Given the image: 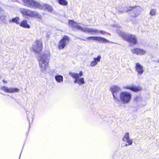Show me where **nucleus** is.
I'll return each mask as SVG.
<instances>
[{
  "instance_id": "1",
  "label": "nucleus",
  "mask_w": 159,
  "mask_h": 159,
  "mask_svg": "<svg viewBox=\"0 0 159 159\" xmlns=\"http://www.w3.org/2000/svg\"><path fill=\"white\" fill-rule=\"evenodd\" d=\"M49 55V52L46 51L41 54L38 58L39 66L42 72H45L48 67Z\"/></svg>"
},
{
  "instance_id": "2",
  "label": "nucleus",
  "mask_w": 159,
  "mask_h": 159,
  "mask_svg": "<svg viewBox=\"0 0 159 159\" xmlns=\"http://www.w3.org/2000/svg\"><path fill=\"white\" fill-rule=\"evenodd\" d=\"M69 24L70 27L76 28L77 30H80L84 33H98L99 31L96 29H94L91 28L82 27L81 26L78 25L74 20H70L69 21Z\"/></svg>"
},
{
  "instance_id": "3",
  "label": "nucleus",
  "mask_w": 159,
  "mask_h": 159,
  "mask_svg": "<svg viewBox=\"0 0 159 159\" xmlns=\"http://www.w3.org/2000/svg\"><path fill=\"white\" fill-rule=\"evenodd\" d=\"M131 98L130 93L126 91L122 92L119 94V101H115V102L117 103L121 102L124 104H127L130 102Z\"/></svg>"
},
{
  "instance_id": "4",
  "label": "nucleus",
  "mask_w": 159,
  "mask_h": 159,
  "mask_svg": "<svg viewBox=\"0 0 159 159\" xmlns=\"http://www.w3.org/2000/svg\"><path fill=\"white\" fill-rule=\"evenodd\" d=\"M20 12L24 17L29 16L30 17H35L38 19H40L41 18V15L37 12L27 9L21 8Z\"/></svg>"
},
{
  "instance_id": "5",
  "label": "nucleus",
  "mask_w": 159,
  "mask_h": 159,
  "mask_svg": "<svg viewBox=\"0 0 159 159\" xmlns=\"http://www.w3.org/2000/svg\"><path fill=\"white\" fill-rule=\"evenodd\" d=\"M24 5L31 8H39L41 10L43 9L42 5L34 0H22Z\"/></svg>"
},
{
  "instance_id": "6",
  "label": "nucleus",
  "mask_w": 159,
  "mask_h": 159,
  "mask_svg": "<svg viewBox=\"0 0 159 159\" xmlns=\"http://www.w3.org/2000/svg\"><path fill=\"white\" fill-rule=\"evenodd\" d=\"M140 7H130L128 8L126 7L125 11L120 10L119 11L123 13L125 11L128 12L130 11V12L129 13L130 15L133 17H135L138 16L140 14Z\"/></svg>"
},
{
  "instance_id": "7",
  "label": "nucleus",
  "mask_w": 159,
  "mask_h": 159,
  "mask_svg": "<svg viewBox=\"0 0 159 159\" xmlns=\"http://www.w3.org/2000/svg\"><path fill=\"white\" fill-rule=\"evenodd\" d=\"M121 90V88L116 85H114L110 88V90L111 92L113 98L115 101H119L118 96Z\"/></svg>"
},
{
  "instance_id": "8",
  "label": "nucleus",
  "mask_w": 159,
  "mask_h": 159,
  "mask_svg": "<svg viewBox=\"0 0 159 159\" xmlns=\"http://www.w3.org/2000/svg\"><path fill=\"white\" fill-rule=\"evenodd\" d=\"M120 35L124 39L135 44L137 43V39L135 36L133 34H127L123 33H120Z\"/></svg>"
},
{
  "instance_id": "9",
  "label": "nucleus",
  "mask_w": 159,
  "mask_h": 159,
  "mask_svg": "<svg viewBox=\"0 0 159 159\" xmlns=\"http://www.w3.org/2000/svg\"><path fill=\"white\" fill-rule=\"evenodd\" d=\"M69 42V38L66 35H65L60 40L58 44V48L60 49L64 48L68 44Z\"/></svg>"
},
{
  "instance_id": "10",
  "label": "nucleus",
  "mask_w": 159,
  "mask_h": 159,
  "mask_svg": "<svg viewBox=\"0 0 159 159\" xmlns=\"http://www.w3.org/2000/svg\"><path fill=\"white\" fill-rule=\"evenodd\" d=\"M42 43L41 41L37 40L36 41V44L32 47V49L34 51L37 52H39L42 49Z\"/></svg>"
},
{
  "instance_id": "11",
  "label": "nucleus",
  "mask_w": 159,
  "mask_h": 159,
  "mask_svg": "<svg viewBox=\"0 0 159 159\" xmlns=\"http://www.w3.org/2000/svg\"><path fill=\"white\" fill-rule=\"evenodd\" d=\"M86 40H93L95 41H98L99 42L101 43H107L109 42V41L106 39L99 36H92L86 38Z\"/></svg>"
},
{
  "instance_id": "12",
  "label": "nucleus",
  "mask_w": 159,
  "mask_h": 159,
  "mask_svg": "<svg viewBox=\"0 0 159 159\" xmlns=\"http://www.w3.org/2000/svg\"><path fill=\"white\" fill-rule=\"evenodd\" d=\"M1 89L5 92L8 93L18 92L19 91V89L17 88H8V87L5 86H2L1 88Z\"/></svg>"
},
{
  "instance_id": "13",
  "label": "nucleus",
  "mask_w": 159,
  "mask_h": 159,
  "mask_svg": "<svg viewBox=\"0 0 159 159\" xmlns=\"http://www.w3.org/2000/svg\"><path fill=\"white\" fill-rule=\"evenodd\" d=\"M135 68L136 70L139 74L141 75L144 72L143 66L139 63H136Z\"/></svg>"
},
{
  "instance_id": "14",
  "label": "nucleus",
  "mask_w": 159,
  "mask_h": 159,
  "mask_svg": "<svg viewBox=\"0 0 159 159\" xmlns=\"http://www.w3.org/2000/svg\"><path fill=\"white\" fill-rule=\"evenodd\" d=\"M131 51L134 53H136L138 55H143L146 52L145 51L140 48H135L131 50Z\"/></svg>"
},
{
  "instance_id": "15",
  "label": "nucleus",
  "mask_w": 159,
  "mask_h": 159,
  "mask_svg": "<svg viewBox=\"0 0 159 159\" xmlns=\"http://www.w3.org/2000/svg\"><path fill=\"white\" fill-rule=\"evenodd\" d=\"M101 57L100 55H98L97 57L93 58V60L92 61L90 64V66L94 67L98 63V62L100 61Z\"/></svg>"
},
{
  "instance_id": "16",
  "label": "nucleus",
  "mask_w": 159,
  "mask_h": 159,
  "mask_svg": "<svg viewBox=\"0 0 159 159\" xmlns=\"http://www.w3.org/2000/svg\"><path fill=\"white\" fill-rule=\"evenodd\" d=\"M122 140L124 141L127 142L129 144H132L133 142L132 139H130L129 134L128 132L126 133L122 138Z\"/></svg>"
},
{
  "instance_id": "17",
  "label": "nucleus",
  "mask_w": 159,
  "mask_h": 159,
  "mask_svg": "<svg viewBox=\"0 0 159 159\" xmlns=\"http://www.w3.org/2000/svg\"><path fill=\"white\" fill-rule=\"evenodd\" d=\"M73 78L75 79L74 81V82L75 84L77 83L80 85L84 83V78L83 77H75Z\"/></svg>"
},
{
  "instance_id": "18",
  "label": "nucleus",
  "mask_w": 159,
  "mask_h": 159,
  "mask_svg": "<svg viewBox=\"0 0 159 159\" xmlns=\"http://www.w3.org/2000/svg\"><path fill=\"white\" fill-rule=\"evenodd\" d=\"M69 75L73 78L80 77L83 75V72L82 71H80L79 72V74L75 72H69Z\"/></svg>"
},
{
  "instance_id": "19",
  "label": "nucleus",
  "mask_w": 159,
  "mask_h": 159,
  "mask_svg": "<svg viewBox=\"0 0 159 159\" xmlns=\"http://www.w3.org/2000/svg\"><path fill=\"white\" fill-rule=\"evenodd\" d=\"M6 16L4 14V12L2 13L0 15V22H2L5 25H8V22L7 21L6 18Z\"/></svg>"
},
{
  "instance_id": "20",
  "label": "nucleus",
  "mask_w": 159,
  "mask_h": 159,
  "mask_svg": "<svg viewBox=\"0 0 159 159\" xmlns=\"http://www.w3.org/2000/svg\"><path fill=\"white\" fill-rule=\"evenodd\" d=\"M42 6L43 7V10L44 9L45 11H47L50 12H52L53 9L52 7L51 6L45 4H43Z\"/></svg>"
},
{
  "instance_id": "21",
  "label": "nucleus",
  "mask_w": 159,
  "mask_h": 159,
  "mask_svg": "<svg viewBox=\"0 0 159 159\" xmlns=\"http://www.w3.org/2000/svg\"><path fill=\"white\" fill-rule=\"evenodd\" d=\"M19 25L21 27L24 28L29 29L30 28V26L27 23V20H23L20 23Z\"/></svg>"
},
{
  "instance_id": "22",
  "label": "nucleus",
  "mask_w": 159,
  "mask_h": 159,
  "mask_svg": "<svg viewBox=\"0 0 159 159\" xmlns=\"http://www.w3.org/2000/svg\"><path fill=\"white\" fill-rule=\"evenodd\" d=\"M125 89L130 90L135 92H137L140 90V89L137 87L129 86H127L125 88Z\"/></svg>"
},
{
  "instance_id": "23",
  "label": "nucleus",
  "mask_w": 159,
  "mask_h": 159,
  "mask_svg": "<svg viewBox=\"0 0 159 159\" xmlns=\"http://www.w3.org/2000/svg\"><path fill=\"white\" fill-rule=\"evenodd\" d=\"M56 81L58 83H61L63 81V77L62 75H57L55 76Z\"/></svg>"
},
{
  "instance_id": "24",
  "label": "nucleus",
  "mask_w": 159,
  "mask_h": 159,
  "mask_svg": "<svg viewBox=\"0 0 159 159\" xmlns=\"http://www.w3.org/2000/svg\"><path fill=\"white\" fill-rule=\"evenodd\" d=\"M20 20V18L19 17L17 16L15 17H13L11 19H9V22L10 23L13 22L15 23L16 24L19 25L20 23L19 22V21Z\"/></svg>"
},
{
  "instance_id": "25",
  "label": "nucleus",
  "mask_w": 159,
  "mask_h": 159,
  "mask_svg": "<svg viewBox=\"0 0 159 159\" xmlns=\"http://www.w3.org/2000/svg\"><path fill=\"white\" fill-rule=\"evenodd\" d=\"M27 118L29 121V123L30 124V118H32V120H33V118L34 117V116L32 113H30V112L28 111L27 112Z\"/></svg>"
},
{
  "instance_id": "26",
  "label": "nucleus",
  "mask_w": 159,
  "mask_h": 159,
  "mask_svg": "<svg viewBox=\"0 0 159 159\" xmlns=\"http://www.w3.org/2000/svg\"><path fill=\"white\" fill-rule=\"evenodd\" d=\"M58 3L64 6L67 5L68 4V2L66 0H58Z\"/></svg>"
},
{
  "instance_id": "27",
  "label": "nucleus",
  "mask_w": 159,
  "mask_h": 159,
  "mask_svg": "<svg viewBox=\"0 0 159 159\" xmlns=\"http://www.w3.org/2000/svg\"><path fill=\"white\" fill-rule=\"evenodd\" d=\"M142 100V98L140 96H137L134 98V101L136 103H138Z\"/></svg>"
},
{
  "instance_id": "28",
  "label": "nucleus",
  "mask_w": 159,
  "mask_h": 159,
  "mask_svg": "<svg viewBox=\"0 0 159 159\" xmlns=\"http://www.w3.org/2000/svg\"><path fill=\"white\" fill-rule=\"evenodd\" d=\"M150 14L152 16L155 15L156 13V9H152V10L150 12Z\"/></svg>"
},
{
  "instance_id": "29",
  "label": "nucleus",
  "mask_w": 159,
  "mask_h": 159,
  "mask_svg": "<svg viewBox=\"0 0 159 159\" xmlns=\"http://www.w3.org/2000/svg\"><path fill=\"white\" fill-rule=\"evenodd\" d=\"M50 33L48 32H46V37L47 38H49L50 37Z\"/></svg>"
},
{
  "instance_id": "30",
  "label": "nucleus",
  "mask_w": 159,
  "mask_h": 159,
  "mask_svg": "<svg viewBox=\"0 0 159 159\" xmlns=\"http://www.w3.org/2000/svg\"><path fill=\"white\" fill-rule=\"evenodd\" d=\"M99 32H100L101 34H104L106 33L105 32L102 30H100L99 31Z\"/></svg>"
},
{
  "instance_id": "31",
  "label": "nucleus",
  "mask_w": 159,
  "mask_h": 159,
  "mask_svg": "<svg viewBox=\"0 0 159 159\" xmlns=\"http://www.w3.org/2000/svg\"><path fill=\"white\" fill-rule=\"evenodd\" d=\"M76 38L78 39H79L82 40L83 41H86V40L85 39H81V38H79V37H76Z\"/></svg>"
},
{
  "instance_id": "32",
  "label": "nucleus",
  "mask_w": 159,
  "mask_h": 159,
  "mask_svg": "<svg viewBox=\"0 0 159 159\" xmlns=\"http://www.w3.org/2000/svg\"><path fill=\"white\" fill-rule=\"evenodd\" d=\"M4 12V11L2 10V9L0 7V12H1L2 13Z\"/></svg>"
},
{
  "instance_id": "33",
  "label": "nucleus",
  "mask_w": 159,
  "mask_h": 159,
  "mask_svg": "<svg viewBox=\"0 0 159 159\" xmlns=\"http://www.w3.org/2000/svg\"><path fill=\"white\" fill-rule=\"evenodd\" d=\"M131 144H129V143L128 144H125V146H127L129 145H131Z\"/></svg>"
},
{
  "instance_id": "34",
  "label": "nucleus",
  "mask_w": 159,
  "mask_h": 159,
  "mask_svg": "<svg viewBox=\"0 0 159 159\" xmlns=\"http://www.w3.org/2000/svg\"><path fill=\"white\" fill-rule=\"evenodd\" d=\"M2 81L4 82V83H7V82L6 81L4 80H2Z\"/></svg>"
},
{
  "instance_id": "35",
  "label": "nucleus",
  "mask_w": 159,
  "mask_h": 159,
  "mask_svg": "<svg viewBox=\"0 0 159 159\" xmlns=\"http://www.w3.org/2000/svg\"><path fill=\"white\" fill-rule=\"evenodd\" d=\"M157 62L159 63V59L157 60Z\"/></svg>"
}]
</instances>
